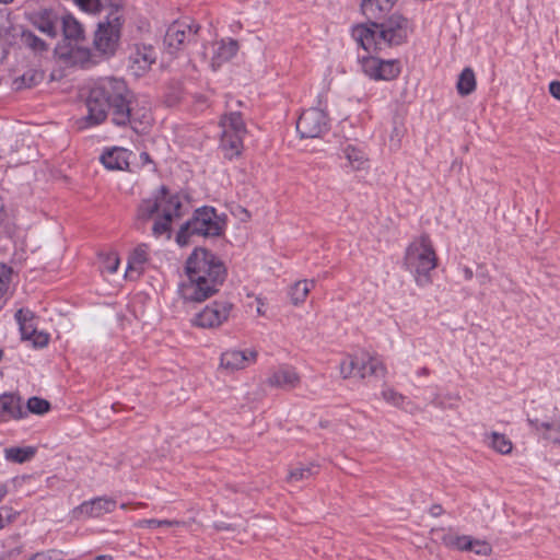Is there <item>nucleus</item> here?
Returning <instances> with one entry per match:
<instances>
[{
	"instance_id": "nucleus-10",
	"label": "nucleus",
	"mask_w": 560,
	"mask_h": 560,
	"mask_svg": "<svg viewBox=\"0 0 560 560\" xmlns=\"http://www.w3.org/2000/svg\"><path fill=\"white\" fill-rule=\"evenodd\" d=\"M380 27L378 38H382L386 47L401 45L408 37V21L399 14H394L381 22H372Z\"/></svg>"
},
{
	"instance_id": "nucleus-6",
	"label": "nucleus",
	"mask_w": 560,
	"mask_h": 560,
	"mask_svg": "<svg viewBox=\"0 0 560 560\" xmlns=\"http://www.w3.org/2000/svg\"><path fill=\"white\" fill-rule=\"evenodd\" d=\"M220 125L222 127L221 147L230 158L238 155L243 148V138L247 132L241 113L232 112L224 115Z\"/></svg>"
},
{
	"instance_id": "nucleus-35",
	"label": "nucleus",
	"mask_w": 560,
	"mask_h": 560,
	"mask_svg": "<svg viewBox=\"0 0 560 560\" xmlns=\"http://www.w3.org/2000/svg\"><path fill=\"white\" fill-rule=\"evenodd\" d=\"M488 444L490 447H492L495 452L500 454H510L513 448V444L509 438H506L504 434L499 432H491L488 435Z\"/></svg>"
},
{
	"instance_id": "nucleus-39",
	"label": "nucleus",
	"mask_w": 560,
	"mask_h": 560,
	"mask_svg": "<svg viewBox=\"0 0 560 560\" xmlns=\"http://www.w3.org/2000/svg\"><path fill=\"white\" fill-rule=\"evenodd\" d=\"M50 408V404L43 398L39 397H31L27 400V410L32 413L43 415L47 412Z\"/></svg>"
},
{
	"instance_id": "nucleus-33",
	"label": "nucleus",
	"mask_w": 560,
	"mask_h": 560,
	"mask_svg": "<svg viewBox=\"0 0 560 560\" xmlns=\"http://www.w3.org/2000/svg\"><path fill=\"white\" fill-rule=\"evenodd\" d=\"M44 78L45 74L42 70L28 69L21 77L14 80V85L16 90L32 88L40 83Z\"/></svg>"
},
{
	"instance_id": "nucleus-1",
	"label": "nucleus",
	"mask_w": 560,
	"mask_h": 560,
	"mask_svg": "<svg viewBox=\"0 0 560 560\" xmlns=\"http://www.w3.org/2000/svg\"><path fill=\"white\" fill-rule=\"evenodd\" d=\"M86 107L88 114L78 120L81 129L102 124L108 113L116 126H130L136 132L152 120L149 104L138 100L121 79H100L90 90Z\"/></svg>"
},
{
	"instance_id": "nucleus-13",
	"label": "nucleus",
	"mask_w": 560,
	"mask_h": 560,
	"mask_svg": "<svg viewBox=\"0 0 560 560\" xmlns=\"http://www.w3.org/2000/svg\"><path fill=\"white\" fill-rule=\"evenodd\" d=\"M362 69L373 80L389 81L400 73V67L396 60H383L376 57H363Z\"/></svg>"
},
{
	"instance_id": "nucleus-42",
	"label": "nucleus",
	"mask_w": 560,
	"mask_h": 560,
	"mask_svg": "<svg viewBox=\"0 0 560 560\" xmlns=\"http://www.w3.org/2000/svg\"><path fill=\"white\" fill-rule=\"evenodd\" d=\"M179 525L178 521H168V520H142L139 521L138 526L139 527H148V528H156L161 526H174Z\"/></svg>"
},
{
	"instance_id": "nucleus-8",
	"label": "nucleus",
	"mask_w": 560,
	"mask_h": 560,
	"mask_svg": "<svg viewBox=\"0 0 560 560\" xmlns=\"http://www.w3.org/2000/svg\"><path fill=\"white\" fill-rule=\"evenodd\" d=\"M328 129L329 118L325 110L317 107L304 110L296 121V130L301 138H319Z\"/></svg>"
},
{
	"instance_id": "nucleus-5",
	"label": "nucleus",
	"mask_w": 560,
	"mask_h": 560,
	"mask_svg": "<svg viewBox=\"0 0 560 560\" xmlns=\"http://www.w3.org/2000/svg\"><path fill=\"white\" fill-rule=\"evenodd\" d=\"M223 226L224 223L215 209L205 206L196 209L192 217L180 226L176 242L178 245L185 246L191 236H219L223 232Z\"/></svg>"
},
{
	"instance_id": "nucleus-23",
	"label": "nucleus",
	"mask_w": 560,
	"mask_h": 560,
	"mask_svg": "<svg viewBox=\"0 0 560 560\" xmlns=\"http://www.w3.org/2000/svg\"><path fill=\"white\" fill-rule=\"evenodd\" d=\"M58 15L52 10L49 9L40 10L34 13V15L32 16L33 25L42 33L48 35L51 38H55L58 35Z\"/></svg>"
},
{
	"instance_id": "nucleus-9",
	"label": "nucleus",
	"mask_w": 560,
	"mask_h": 560,
	"mask_svg": "<svg viewBox=\"0 0 560 560\" xmlns=\"http://www.w3.org/2000/svg\"><path fill=\"white\" fill-rule=\"evenodd\" d=\"M121 16L109 13L106 22H101L94 36V47L103 54H113L120 35Z\"/></svg>"
},
{
	"instance_id": "nucleus-53",
	"label": "nucleus",
	"mask_w": 560,
	"mask_h": 560,
	"mask_svg": "<svg viewBox=\"0 0 560 560\" xmlns=\"http://www.w3.org/2000/svg\"><path fill=\"white\" fill-rule=\"evenodd\" d=\"M430 371L428 368H422L418 371V375L420 376H425V375H429Z\"/></svg>"
},
{
	"instance_id": "nucleus-18",
	"label": "nucleus",
	"mask_w": 560,
	"mask_h": 560,
	"mask_svg": "<svg viewBox=\"0 0 560 560\" xmlns=\"http://www.w3.org/2000/svg\"><path fill=\"white\" fill-rule=\"evenodd\" d=\"M527 422L544 440L560 444V418L542 420L538 417H528Z\"/></svg>"
},
{
	"instance_id": "nucleus-41",
	"label": "nucleus",
	"mask_w": 560,
	"mask_h": 560,
	"mask_svg": "<svg viewBox=\"0 0 560 560\" xmlns=\"http://www.w3.org/2000/svg\"><path fill=\"white\" fill-rule=\"evenodd\" d=\"M119 266V258L116 253H108L102 256V268L109 272L115 273Z\"/></svg>"
},
{
	"instance_id": "nucleus-7",
	"label": "nucleus",
	"mask_w": 560,
	"mask_h": 560,
	"mask_svg": "<svg viewBox=\"0 0 560 560\" xmlns=\"http://www.w3.org/2000/svg\"><path fill=\"white\" fill-rule=\"evenodd\" d=\"M200 26L186 21H176L168 26L164 36V48L170 55L184 49L187 44L196 42Z\"/></svg>"
},
{
	"instance_id": "nucleus-52",
	"label": "nucleus",
	"mask_w": 560,
	"mask_h": 560,
	"mask_svg": "<svg viewBox=\"0 0 560 560\" xmlns=\"http://www.w3.org/2000/svg\"><path fill=\"white\" fill-rule=\"evenodd\" d=\"M463 275H464L465 280H471L474 277V272L469 267L463 268Z\"/></svg>"
},
{
	"instance_id": "nucleus-55",
	"label": "nucleus",
	"mask_w": 560,
	"mask_h": 560,
	"mask_svg": "<svg viewBox=\"0 0 560 560\" xmlns=\"http://www.w3.org/2000/svg\"><path fill=\"white\" fill-rule=\"evenodd\" d=\"M141 159H142L143 161H149V154H148V153H145V152L141 153Z\"/></svg>"
},
{
	"instance_id": "nucleus-4",
	"label": "nucleus",
	"mask_w": 560,
	"mask_h": 560,
	"mask_svg": "<svg viewBox=\"0 0 560 560\" xmlns=\"http://www.w3.org/2000/svg\"><path fill=\"white\" fill-rule=\"evenodd\" d=\"M436 254L428 235L415 240L406 250L405 264L420 287L431 282L430 272L436 267Z\"/></svg>"
},
{
	"instance_id": "nucleus-43",
	"label": "nucleus",
	"mask_w": 560,
	"mask_h": 560,
	"mask_svg": "<svg viewBox=\"0 0 560 560\" xmlns=\"http://www.w3.org/2000/svg\"><path fill=\"white\" fill-rule=\"evenodd\" d=\"M468 551H472L476 555L480 556H487L491 552V547L486 541L477 540V539H470V547Z\"/></svg>"
},
{
	"instance_id": "nucleus-29",
	"label": "nucleus",
	"mask_w": 560,
	"mask_h": 560,
	"mask_svg": "<svg viewBox=\"0 0 560 560\" xmlns=\"http://www.w3.org/2000/svg\"><path fill=\"white\" fill-rule=\"evenodd\" d=\"M15 319L20 326V331L22 335V339H32L33 335L36 332V327L33 324L34 314L30 310H19L15 313Z\"/></svg>"
},
{
	"instance_id": "nucleus-36",
	"label": "nucleus",
	"mask_w": 560,
	"mask_h": 560,
	"mask_svg": "<svg viewBox=\"0 0 560 560\" xmlns=\"http://www.w3.org/2000/svg\"><path fill=\"white\" fill-rule=\"evenodd\" d=\"M22 42L35 52H43L48 49L47 44L31 31L22 32Z\"/></svg>"
},
{
	"instance_id": "nucleus-21",
	"label": "nucleus",
	"mask_w": 560,
	"mask_h": 560,
	"mask_svg": "<svg viewBox=\"0 0 560 560\" xmlns=\"http://www.w3.org/2000/svg\"><path fill=\"white\" fill-rule=\"evenodd\" d=\"M430 534L433 540H440L448 548L468 551L470 547L471 537L467 535H455L451 530H445L444 528H432Z\"/></svg>"
},
{
	"instance_id": "nucleus-58",
	"label": "nucleus",
	"mask_w": 560,
	"mask_h": 560,
	"mask_svg": "<svg viewBox=\"0 0 560 560\" xmlns=\"http://www.w3.org/2000/svg\"><path fill=\"white\" fill-rule=\"evenodd\" d=\"M14 0H0V3L8 4L13 2Z\"/></svg>"
},
{
	"instance_id": "nucleus-40",
	"label": "nucleus",
	"mask_w": 560,
	"mask_h": 560,
	"mask_svg": "<svg viewBox=\"0 0 560 560\" xmlns=\"http://www.w3.org/2000/svg\"><path fill=\"white\" fill-rule=\"evenodd\" d=\"M83 12L97 14L103 9L101 0H72Z\"/></svg>"
},
{
	"instance_id": "nucleus-24",
	"label": "nucleus",
	"mask_w": 560,
	"mask_h": 560,
	"mask_svg": "<svg viewBox=\"0 0 560 560\" xmlns=\"http://www.w3.org/2000/svg\"><path fill=\"white\" fill-rule=\"evenodd\" d=\"M132 153L124 148H113L106 151L101 161L108 170H126L129 166V158Z\"/></svg>"
},
{
	"instance_id": "nucleus-14",
	"label": "nucleus",
	"mask_w": 560,
	"mask_h": 560,
	"mask_svg": "<svg viewBox=\"0 0 560 560\" xmlns=\"http://www.w3.org/2000/svg\"><path fill=\"white\" fill-rule=\"evenodd\" d=\"M116 506V502L107 497L101 495L91 500L84 501L73 510L75 518L81 517H100L106 513L112 512Z\"/></svg>"
},
{
	"instance_id": "nucleus-45",
	"label": "nucleus",
	"mask_w": 560,
	"mask_h": 560,
	"mask_svg": "<svg viewBox=\"0 0 560 560\" xmlns=\"http://www.w3.org/2000/svg\"><path fill=\"white\" fill-rule=\"evenodd\" d=\"M10 276H11V268H9L5 265H0V298L3 296V294L8 290Z\"/></svg>"
},
{
	"instance_id": "nucleus-25",
	"label": "nucleus",
	"mask_w": 560,
	"mask_h": 560,
	"mask_svg": "<svg viewBox=\"0 0 560 560\" xmlns=\"http://www.w3.org/2000/svg\"><path fill=\"white\" fill-rule=\"evenodd\" d=\"M387 370L383 362L370 354H363L360 357L359 376L364 378L366 376L385 377Z\"/></svg>"
},
{
	"instance_id": "nucleus-30",
	"label": "nucleus",
	"mask_w": 560,
	"mask_h": 560,
	"mask_svg": "<svg viewBox=\"0 0 560 560\" xmlns=\"http://www.w3.org/2000/svg\"><path fill=\"white\" fill-rule=\"evenodd\" d=\"M36 453L33 446L25 447H8L4 450L5 459L12 463L23 464L31 460Z\"/></svg>"
},
{
	"instance_id": "nucleus-28",
	"label": "nucleus",
	"mask_w": 560,
	"mask_h": 560,
	"mask_svg": "<svg viewBox=\"0 0 560 560\" xmlns=\"http://www.w3.org/2000/svg\"><path fill=\"white\" fill-rule=\"evenodd\" d=\"M342 158L348 161L349 166L354 171L368 167L369 159L365 152L355 145L347 144L342 149Z\"/></svg>"
},
{
	"instance_id": "nucleus-31",
	"label": "nucleus",
	"mask_w": 560,
	"mask_h": 560,
	"mask_svg": "<svg viewBox=\"0 0 560 560\" xmlns=\"http://www.w3.org/2000/svg\"><path fill=\"white\" fill-rule=\"evenodd\" d=\"M318 472V465L308 464L303 465L300 464L295 468L291 469L288 475V480L292 486H295V482L303 481L312 478L314 475Z\"/></svg>"
},
{
	"instance_id": "nucleus-44",
	"label": "nucleus",
	"mask_w": 560,
	"mask_h": 560,
	"mask_svg": "<svg viewBox=\"0 0 560 560\" xmlns=\"http://www.w3.org/2000/svg\"><path fill=\"white\" fill-rule=\"evenodd\" d=\"M62 552L51 549L33 555L28 560H61Z\"/></svg>"
},
{
	"instance_id": "nucleus-37",
	"label": "nucleus",
	"mask_w": 560,
	"mask_h": 560,
	"mask_svg": "<svg viewBox=\"0 0 560 560\" xmlns=\"http://www.w3.org/2000/svg\"><path fill=\"white\" fill-rule=\"evenodd\" d=\"M360 357H350L340 363V373L343 378L359 375Z\"/></svg>"
},
{
	"instance_id": "nucleus-26",
	"label": "nucleus",
	"mask_w": 560,
	"mask_h": 560,
	"mask_svg": "<svg viewBox=\"0 0 560 560\" xmlns=\"http://www.w3.org/2000/svg\"><path fill=\"white\" fill-rule=\"evenodd\" d=\"M24 416L20 398L12 394L0 396V419H19Z\"/></svg>"
},
{
	"instance_id": "nucleus-50",
	"label": "nucleus",
	"mask_w": 560,
	"mask_h": 560,
	"mask_svg": "<svg viewBox=\"0 0 560 560\" xmlns=\"http://www.w3.org/2000/svg\"><path fill=\"white\" fill-rule=\"evenodd\" d=\"M108 7H110L113 9V11L110 13H115V14H118V10L120 8H122L124 5V0H104Z\"/></svg>"
},
{
	"instance_id": "nucleus-12",
	"label": "nucleus",
	"mask_w": 560,
	"mask_h": 560,
	"mask_svg": "<svg viewBox=\"0 0 560 560\" xmlns=\"http://www.w3.org/2000/svg\"><path fill=\"white\" fill-rule=\"evenodd\" d=\"M233 304L228 301H215L198 313L192 323L201 328H215L228 320Z\"/></svg>"
},
{
	"instance_id": "nucleus-59",
	"label": "nucleus",
	"mask_w": 560,
	"mask_h": 560,
	"mask_svg": "<svg viewBox=\"0 0 560 560\" xmlns=\"http://www.w3.org/2000/svg\"><path fill=\"white\" fill-rule=\"evenodd\" d=\"M257 312H258L259 314H261V313H262L260 307H258V308H257Z\"/></svg>"
},
{
	"instance_id": "nucleus-15",
	"label": "nucleus",
	"mask_w": 560,
	"mask_h": 560,
	"mask_svg": "<svg viewBox=\"0 0 560 560\" xmlns=\"http://www.w3.org/2000/svg\"><path fill=\"white\" fill-rule=\"evenodd\" d=\"M256 359L255 350H226L221 354L220 368L232 373L255 363Z\"/></svg>"
},
{
	"instance_id": "nucleus-3",
	"label": "nucleus",
	"mask_w": 560,
	"mask_h": 560,
	"mask_svg": "<svg viewBox=\"0 0 560 560\" xmlns=\"http://www.w3.org/2000/svg\"><path fill=\"white\" fill-rule=\"evenodd\" d=\"M182 201L178 195L170 194L165 186L160 189L152 198L140 202L137 210V219L149 221L158 214L152 226V233L155 237L166 235L171 237V223L174 219L182 217Z\"/></svg>"
},
{
	"instance_id": "nucleus-19",
	"label": "nucleus",
	"mask_w": 560,
	"mask_h": 560,
	"mask_svg": "<svg viewBox=\"0 0 560 560\" xmlns=\"http://www.w3.org/2000/svg\"><path fill=\"white\" fill-rule=\"evenodd\" d=\"M397 0H363L361 9L368 21L381 22L386 19Z\"/></svg>"
},
{
	"instance_id": "nucleus-32",
	"label": "nucleus",
	"mask_w": 560,
	"mask_h": 560,
	"mask_svg": "<svg viewBox=\"0 0 560 560\" xmlns=\"http://www.w3.org/2000/svg\"><path fill=\"white\" fill-rule=\"evenodd\" d=\"M457 92L462 96H466L471 94L476 89V77L470 68H465L458 78L457 84Z\"/></svg>"
},
{
	"instance_id": "nucleus-20",
	"label": "nucleus",
	"mask_w": 560,
	"mask_h": 560,
	"mask_svg": "<svg viewBox=\"0 0 560 560\" xmlns=\"http://www.w3.org/2000/svg\"><path fill=\"white\" fill-rule=\"evenodd\" d=\"M238 50V43L235 39H222L213 45V54L211 57V68L217 70L222 63L232 59Z\"/></svg>"
},
{
	"instance_id": "nucleus-16",
	"label": "nucleus",
	"mask_w": 560,
	"mask_h": 560,
	"mask_svg": "<svg viewBox=\"0 0 560 560\" xmlns=\"http://www.w3.org/2000/svg\"><path fill=\"white\" fill-rule=\"evenodd\" d=\"M380 27L370 25H358L352 31L353 38L360 44V46L366 51L382 50L385 43L382 38H378Z\"/></svg>"
},
{
	"instance_id": "nucleus-17",
	"label": "nucleus",
	"mask_w": 560,
	"mask_h": 560,
	"mask_svg": "<svg viewBox=\"0 0 560 560\" xmlns=\"http://www.w3.org/2000/svg\"><path fill=\"white\" fill-rule=\"evenodd\" d=\"M156 54L151 46H140L129 57V69L136 77L143 75L155 62Z\"/></svg>"
},
{
	"instance_id": "nucleus-34",
	"label": "nucleus",
	"mask_w": 560,
	"mask_h": 560,
	"mask_svg": "<svg viewBox=\"0 0 560 560\" xmlns=\"http://www.w3.org/2000/svg\"><path fill=\"white\" fill-rule=\"evenodd\" d=\"M315 285L314 280H300L295 282L290 289V298L293 304L303 303L310 293L311 289Z\"/></svg>"
},
{
	"instance_id": "nucleus-22",
	"label": "nucleus",
	"mask_w": 560,
	"mask_h": 560,
	"mask_svg": "<svg viewBox=\"0 0 560 560\" xmlns=\"http://www.w3.org/2000/svg\"><path fill=\"white\" fill-rule=\"evenodd\" d=\"M268 384L290 390L300 384V376L293 368L280 366L271 373L268 378Z\"/></svg>"
},
{
	"instance_id": "nucleus-57",
	"label": "nucleus",
	"mask_w": 560,
	"mask_h": 560,
	"mask_svg": "<svg viewBox=\"0 0 560 560\" xmlns=\"http://www.w3.org/2000/svg\"><path fill=\"white\" fill-rule=\"evenodd\" d=\"M55 481H57L56 478L50 479L48 487H55Z\"/></svg>"
},
{
	"instance_id": "nucleus-56",
	"label": "nucleus",
	"mask_w": 560,
	"mask_h": 560,
	"mask_svg": "<svg viewBox=\"0 0 560 560\" xmlns=\"http://www.w3.org/2000/svg\"><path fill=\"white\" fill-rule=\"evenodd\" d=\"M217 528L220 529V530L221 529H229V526L222 524V525H217Z\"/></svg>"
},
{
	"instance_id": "nucleus-51",
	"label": "nucleus",
	"mask_w": 560,
	"mask_h": 560,
	"mask_svg": "<svg viewBox=\"0 0 560 560\" xmlns=\"http://www.w3.org/2000/svg\"><path fill=\"white\" fill-rule=\"evenodd\" d=\"M443 513V509L441 505L434 504L430 508V514L434 517L440 516Z\"/></svg>"
},
{
	"instance_id": "nucleus-38",
	"label": "nucleus",
	"mask_w": 560,
	"mask_h": 560,
	"mask_svg": "<svg viewBox=\"0 0 560 560\" xmlns=\"http://www.w3.org/2000/svg\"><path fill=\"white\" fill-rule=\"evenodd\" d=\"M382 397L386 402L397 408H402L406 401V397L392 387H384L382 390Z\"/></svg>"
},
{
	"instance_id": "nucleus-49",
	"label": "nucleus",
	"mask_w": 560,
	"mask_h": 560,
	"mask_svg": "<svg viewBox=\"0 0 560 560\" xmlns=\"http://www.w3.org/2000/svg\"><path fill=\"white\" fill-rule=\"evenodd\" d=\"M11 518L10 511L8 509H0V529L4 527L5 523H9Z\"/></svg>"
},
{
	"instance_id": "nucleus-48",
	"label": "nucleus",
	"mask_w": 560,
	"mask_h": 560,
	"mask_svg": "<svg viewBox=\"0 0 560 560\" xmlns=\"http://www.w3.org/2000/svg\"><path fill=\"white\" fill-rule=\"evenodd\" d=\"M477 279L480 284H487L490 281V276L482 267H479L477 271Z\"/></svg>"
},
{
	"instance_id": "nucleus-54",
	"label": "nucleus",
	"mask_w": 560,
	"mask_h": 560,
	"mask_svg": "<svg viewBox=\"0 0 560 560\" xmlns=\"http://www.w3.org/2000/svg\"><path fill=\"white\" fill-rule=\"evenodd\" d=\"M94 560H113L110 556L102 555L97 556Z\"/></svg>"
},
{
	"instance_id": "nucleus-27",
	"label": "nucleus",
	"mask_w": 560,
	"mask_h": 560,
	"mask_svg": "<svg viewBox=\"0 0 560 560\" xmlns=\"http://www.w3.org/2000/svg\"><path fill=\"white\" fill-rule=\"evenodd\" d=\"M148 260V245L141 244L133 249L128 259L126 277L132 279L133 273L138 277L142 272V266Z\"/></svg>"
},
{
	"instance_id": "nucleus-47",
	"label": "nucleus",
	"mask_w": 560,
	"mask_h": 560,
	"mask_svg": "<svg viewBox=\"0 0 560 560\" xmlns=\"http://www.w3.org/2000/svg\"><path fill=\"white\" fill-rule=\"evenodd\" d=\"M549 92L555 98L560 100V81L550 82Z\"/></svg>"
},
{
	"instance_id": "nucleus-11",
	"label": "nucleus",
	"mask_w": 560,
	"mask_h": 560,
	"mask_svg": "<svg viewBox=\"0 0 560 560\" xmlns=\"http://www.w3.org/2000/svg\"><path fill=\"white\" fill-rule=\"evenodd\" d=\"M61 24L65 38L74 44V47L70 50L71 57L77 58L75 55L78 54L80 60H88L90 50L81 46L85 40L82 24L70 13L62 16Z\"/></svg>"
},
{
	"instance_id": "nucleus-2",
	"label": "nucleus",
	"mask_w": 560,
	"mask_h": 560,
	"mask_svg": "<svg viewBox=\"0 0 560 560\" xmlns=\"http://www.w3.org/2000/svg\"><path fill=\"white\" fill-rule=\"evenodd\" d=\"M187 280L178 285V294L187 302H202L218 292L226 277L223 262L210 250L196 248L185 264Z\"/></svg>"
},
{
	"instance_id": "nucleus-46",
	"label": "nucleus",
	"mask_w": 560,
	"mask_h": 560,
	"mask_svg": "<svg viewBox=\"0 0 560 560\" xmlns=\"http://www.w3.org/2000/svg\"><path fill=\"white\" fill-rule=\"evenodd\" d=\"M30 340L33 342L34 347L43 348L48 343V335L36 330Z\"/></svg>"
}]
</instances>
